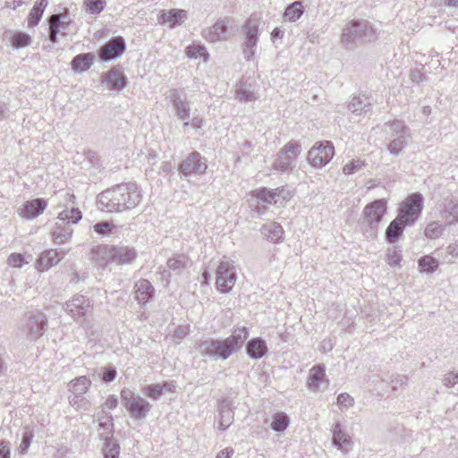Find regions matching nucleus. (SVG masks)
Segmentation results:
<instances>
[{"mask_svg": "<svg viewBox=\"0 0 458 458\" xmlns=\"http://www.w3.org/2000/svg\"><path fill=\"white\" fill-rule=\"evenodd\" d=\"M190 333V327L189 325H183L179 326L174 330V333L173 335V342L174 344H179L180 342L185 338Z\"/></svg>", "mask_w": 458, "mask_h": 458, "instance_id": "52", "label": "nucleus"}, {"mask_svg": "<svg viewBox=\"0 0 458 458\" xmlns=\"http://www.w3.org/2000/svg\"><path fill=\"white\" fill-rule=\"evenodd\" d=\"M155 289L147 279H140L134 284V299L140 305H145L154 295Z\"/></svg>", "mask_w": 458, "mask_h": 458, "instance_id": "20", "label": "nucleus"}, {"mask_svg": "<svg viewBox=\"0 0 458 458\" xmlns=\"http://www.w3.org/2000/svg\"><path fill=\"white\" fill-rule=\"evenodd\" d=\"M47 207V201L44 199L38 198L31 200H27L18 209L19 216L26 220H30L41 215Z\"/></svg>", "mask_w": 458, "mask_h": 458, "instance_id": "15", "label": "nucleus"}, {"mask_svg": "<svg viewBox=\"0 0 458 458\" xmlns=\"http://www.w3.org/2000/svg\"><path fill=\"white\" fill-rule=\"evenodd\" d=\"M103 81L109 84L114 89H122L126 84L125 77L118 70L108 71L105 74Z\"/></svg>", "mask_w": 458, "mask_h": 458, "instance_id": "34", "label": "nucleus"}, {"mask_svg": "<svg viewBox=\"0 0 458 458\" xmlns=\"http://www.w3.org/2000/svg\"><path fill=\"white\" fill-rule=\"evenodd\" d=\"M48 23L50 27H54L56 30L58 28L61 30L67 31L68 33L71 19L67 13L52 14L48 18Z\"/></svg>", "mask_w": 458, "mask_h": 458, "instance_id": "37", "label": "nucleus"}, {"mask_svg": "<svg viewBox=\"0 0 458 458\" xmlns=\"http://www.w3.org/2000/svg\"><path fill=\"white\" fill-rule=\"evenodd\" d=\"M64 310L74 322L84 328L91 327L90 318L93 313L92 301L84 295L75 294L64 304Z\"/></svg>", "mask_w": 458, "mask_h": 458, "instance_id": "5", "label": "nucleus"}, {"mask_svg": "<svg viewBox=\"0 0 458 458\" xmlns=\"http://www.w3.org/2000/svg\"><path fill=\"white\" fill-rule=\"evenodd\" d=\"M114 225L108 221H102L94 225L96 233L101 235H106L113 232Z\"/></svg>", "mask_w": 458, "mask_h": 458, "instance_id": "53", "label": "nucleus"}, {"mask_svg": "<svg viewBox=\"0 0 458 458\" xmlns=\"http://www.w3.org/2000/svg\"><path fill=\"white\" fill-rule=\"evenodd\" d=\"M201 34L209 42L226 40L229 38L228 20H217L213 25L204 29Z\"/></svg>", "mask_w": 458, "mask_h": 458, "instance_id": "14", "label": "nucleus"}, {"mask_svg": "<svg viewBox=\"0 0 458 458\" xmlns=\"http://www.w3.org/2000/svg\"><path fill=\"white\" fill-rule=\"evenodd\" d=\"M90 259L100 267H105L112 263V246L98 245L92 248Z\"/></svg>", "mask_w": 458, "mask_h": 458, "instance_id": "23", "label": "nucleus"}, {"mask_svg": "<svg viewBox=\"0 0 458 458\" xmlns=\"http://www.w3.org/2000/svg\"><path fill=\"white\" fill-rule=\"evenodd\" d=\"M423 200V196L419 192L408 195L399 206L397 217L408 226L413 225L420 216Z\"/></svg>", "mask_w": 458, "mask_h": 458, "instance_id": "7", "label": "nucleus"}, {"mask_svg": "<svg viewBox=\"0 0 458 458\" xmlns=\"http://www.w3.org/2000/svg\"><path fill=\"white\" fill-rule=\"evenodd\" d=\"M333 438L332 443L335 446L339 449H348L352 445L351 438L346 435L341 428V425L336 423L333 428Z\"/></svg>", "mask_w": 458, "mask_h": 458, "instance_id": "31", "label": "nucleus"}, {"mask_svg": "<svg viewBox=\"0 0 458 458\" xmlns=\"http://www.w3.org/2000/svg\"><path fill=\"white\" fill-rule=\"evenodd\" d=\"M257 199L266 202L267 204H277L278 199H276V192L275 189L268 190L267 188H260L256 190L253 194Z\"/></svg>", "mask_w": 458, "mask_h": 458, "instance_id": "43", "label": "nucleus"}, {"mask_svg": "<svg viewBox=\"0 0 458 458\" xmlns=\"http://www.w3.org/2000/svg\"><path fill=\"white\" fill-rule=\"evenodd\" d=\"M32 439V433L31 432H25L22 437L21 448V452H26L29 448Z\"/></svg>", "mask_w": 458, "mask_h": 458, "instance_id": "62", "label": "nucleus"}, {"mask_svg": "<svg viewBox=\"0 0 458 458\" xmlns=\"http://www.w3.org/2000/svg\"><path fill=\"white\" fill-rule=\"evenodd\" d=\"M186 55L190 58H198L201 57L204 59V61H207L208 58V53L206 49V47L203 45L200 44H192L187 47Z\"/></svg>", "mask_w": 458, "mask_h": 458, "instance_id": "46", "label": "nucleus"}, {"mask_svg": "<svg viewBox=\"0 0 458 458\" xmlns=\"http://www.w3.org/2000/svg\"><path fill=\"white\" fill-rule=\"evenodd\" d=\"M11 39V44L14 48H21L29 46L31 42V37L24 32H13L12 30L6 31L5 36Z\"/></svg>", "mask_w": 458, "mask_h": 458, "instance_id": "36", "label": "nucleus"}, {"mask_svg": "<svg viewBox=\"0 0 458 458\" xmlns=\"http://www.w3.org/2000/svg\"><path fill=\"white\" fill-rule=\"evenodd\" d=\"M47 327V316L39 311H31L27 314L24 330L31 339L43 335Z\"/></svg>", "mask_w": 458, "mask_h": 458, "instance_id": "13", "label": "nucleus"}, {"mask_svg": "<svg viewBox=\"0 0 458 458\" xmlns=\"http://www.w3.org/2000/svg\"><path fill=\"white\" fill-rule=\"evenodd\" d=\"M402 260V254L400 250H391L387 253L386 262L389 266L395 267H400V262Z\"/></svg>", "mask_w": 458, "mask_h": 458, "instance_id": "55", "label": "nucleus"}, {"mask_svg": "<svg viewBox=\"0 0 458 458\" xmlns=\"http://www.w3.org/2000/svg\"><path fill=\"white\" fill-rule=\"evenodd\" d=\"M58 34H61L62 36H66L67 35V31L65 30H61L60 29L57 28L55 29L54 27H50L49 26V35H48V39L49 41L52 43V44H55L57 42V35Z\"/></svg>", "mask_w": 458, "mask_h": 458, "instance_id": "59", "label": "nucleus"}, {"mask_svg": "<svg viewBox=\"0 0 458 458\" xmlns=\"http://www.w3.org/2000/svg\"><path fill=\"white\" fill-rule=\"evenodd\" d=\"M219 423L218 429L225 430L233 420V403L230 398H223L218 404Z\"/></svg>", "mask_w": 458, "mask_h": 458, "instance_id": "19", "label": "nucleus"}, {"mask_svg": "<svg viewBox=\"0 0 458 458\" xmlns=\"http://www.w3.org/2000/svg\"><path fill=\"white\" fill-rule=\"evenodd\" d=\"M137 394H134L130 389L123 388L121 391V399L123 406H125V403L131 401L133 397H137Z\"/></svg>", "mask_w": 458, "mask_h": 458, "instance_id": "63", "label": "nucleus"}, {"mask_svg": "<svg viewBox=\"0 0 458 458\" xmlns=\"http://www.w3.org/2000/svg\"><path fill=\"white\" fill-rule=\"evenodd\" d=\"M289 425V418L284 412H277L274 415L271 422V428L276 432L284 431Z\"/></svg>", "mask_w": 458, "mask_h": 458, "instance_id": "45", "label": "nucleus"}, {"mask_svg": "<svg viewBox=\"0 0 458 458\" xmlns=\"http://www.w3.org/2000/svg\"><path fill=\"white\" fill-rule=\"evenodd\" d=\"M347 107L353 114L361 115L370 110L371 102L369 98L365 95L353 96L348 103Z\"/></svg>", "mask_w": 458, "mask_h": 458, "instance_id": "25", "label": "nucleus"}, {"mask_svg": "<svg viewBox=\"0 0 458 458\" xmlns=\"http://www.w3.org/2000/svg\"><path fill=\"white\" fill-rule=\"evenodd\" d=\"M261 233L267 241L279 242L283 241L284 231L282 225L276 222H269L261 227Z\"/></svg>", "mask_w": 458, "mask_h": 458, "instance_id": "24", "label": "nucleus"}, {"mask_svg": "<svg viewBox=\"0 0 458 458\" xmlns=\"http://www.w3.org/2000/svg\"><path fill=\"white\" fill-rule=\"evenodd\" d=\"M248 336L249 332L245 327H234L232 334L225 339L202 337L197 340L195 349L201 356L225 360L242 348Z\"/></svg>", "mask_w": 458, "mask_h": 458, "instance_id": "1", "label": "nucleus"}, {"mask_svg": "<svg viewBox=\"0 0 458 458\" xmlns=\"http://www.w3.org/2000/svg\"><path fill=\"white\" fill-rule=\"evenodd\" d=\"M137 257V252L132 247L119 245L112 246V263L118 265L129 264Z\"/></svg>", "mask_w": 458, "mask_h": 458, "instance_id": "21", "label": "nucleus"}, {"mask_svg": "<svg viewBox=\"0 0 458 458\" xmlns=\"http://www.w3.org/2000/svg\"><path fill=\"white\" fill-rule=\"evenodd\" d=\"M125 51V41L122 37H116L108 41L99 50V58L110 61L122 55Z\"/></svg>", "mask_w": 458, "mask_h": 458, "instance_id": "17", "label": "nucleus"}, {"mask_svg": "<svg viewBox=\"0 0 458 458\" xmlns=\"http://www.w3.org/2000/svg\"><path fill=\"white\" fill-rule=\"evenodd\" d=\"M47 4V0H39L35 3L28 15V25L30 27H34L38 24Z\"/></svg>", "mask_w": 458, "mask_h": 458, "instance_id": "32", "label": "nucleus"}, {"mask_svg": "<svg viewBox=\"0 0 458 458\" xmlns=\"http://www.w3.org/2000/svg\"><path fill=\"white\" fill-rule=\"evenodd\" d=\"M91 381L86 376H81L69 383V390L72 391L76 396L85 394L89 386Z\"/></svg>", "mask_w": 458, "mask_h": 458, "instance_id": "35", "label": "nucleus"}, {"mask_svg": "<svg viewBox=\"0 0 458 458\" xmlns=\"http://www.w3.org/2000/svg\"><path fill=\"white\" fill-rule=\"evenodd\" d=\"M354 399L347 393H341L337 396L336 404L339 406L341 411L348 410L354 405Z\"/></svg>", "mask_w": 458, "mask_h": 458, "instance_id": "49", "label": "nucleus"}, {"mask_svg": "<svg viewBox=\"0 0 458 458\" xmlns=\"http://www.w3.org/2000/svg\"><path fill=\"white\" fill-rule=\"evenodd\" d=\"M143 393L151 399H159L162 394V387L159 384L148 385L143 388Z\"/></svg>", "mask_w": 458, "mask_h": 458, "instance_id": "51", "label": "nucleus"}, {"mask_svg": "<svg viewBox=\"0 0 458 458\" xmlns=\"http://www.w3.org/2000/svg\"><path fill=\"white\" fill-rule=\"evenodd\" d=\"M365 163L364 161L360 160V159H353L352 161H351L350 163L346 164L344 168H343V172L344 174H355L356 172H359L362 169V167L364 166Z\"/></svg>", "mask_w": 458, "mask_h": 458, "instance_id": "50", "label": "nucleus"}, {"mask_svg": "<svg viewBox=\"0 0 458 458\" xmlns=\"http://www.w3.org/2000/svg\"><path fill=\"white\" fill-rule=\"evenodd\" d=\"M443 217L445 219L448 225H452L458 222V203L450 200L445 203L442 212Z\"/></svg>", "mask_w": 458, "mask_h": 458, "instance_id": "39", "label": "nucleus"}, {"mask_svg": "<svg viewBox=\"0 0 458 458\" xmlns=\"http://www.w3.org/2000/svg\"><path fill=\"white\" fill-rule=\"evenodd\" d=\"M236 279L234 262L228 259L220 260L216 269V289L223 293H228L234 286Z\"/></svg>", "mask_w": 458, "mask_h": 458, "instance_id": "9", "label": "nucleus"}, {"mask_svg": "<svg viewBox=\"0 0 458 458\" xmlns=\"http://www.w3.org/2000/svg\"><path fill=\"white\" fill-rule=\"evenodd\" d=\"M301 147L297 141H289L278 153L277 158L275 160L273 166L276 170L285 172L292 168L293 162L301 153Z\"/></svg>", "mask_w": 458, "mask_h": 458, "instance_id": "11", "label": "nucleus"}, {"mask_svg": "<svg viewBox=\"0 0 458 458\" xmlns=\"http://www.w3.org/2000/svg\"><path fill=\"white\" fill-rule=\"evenodd\" d=\"M383 131L389 140L387 149L393 156H398L411 140L410 128L402 120L394 119L384 123Z\"/></svg>", "mask_w": 458, "mask_h": 458, "instance_id": "4", "label": "nucleus"}, {"mask_svg": "<svg viewBox=\"0 0 458 458\" xmlns=\"http://www.w3.org/2000/svg\"><path fill=\"white\" fill-rule=\"evenodd\" d=\"M335 148L330 141L317 142L308 153V160L314 167H323L333 158Z\"/></svg>", "mask_w": 458, "mask_h": 458, "instance_id": "10", "label": "nucleus"}, {"mask_svg": "<svg viewBox=\"0 0 458 458\" xmlns=\"http://www.w3.org/2000/svg\"><path fill=\"white\" fill-rule=\"evenodd\" d=\"M142 196L136 183L117 184L98 196V208L106 212H123L138 206Z\"/></svg>", "mask_w": 458, "mask_h": 458, "instance_id": "2", "label": "nucleus"}, {"mask_svg": "<svg viewBox=\"0 0 458 458\" xmlns=\"http://www.w3.org/2000/svg\"><path fill=\"white\" fill-rule=\"evenodd\" d=\"M174 108L176 111L177 116L183 121V128L189 126V118H190V106L189 104L184 100L183 102H176L175 106Z\"/></svg>", "mask_w": 458, "mask_h": 458, "instance_id": "47", "label": "nucleus"}, {"mask_svg": "<svg viewBox=\"0 0 458 458\" xmlns=\"http://www.w3.org/2000/svg\"><path fill=\"white\" fill-rule=\"evenodd\" d=\"M26 263L24 257L19 253H13L8 258V264L13 267H21Z\"/></svg>", "mask_w": 458, "mask_h": 458, "instance_id": "56", "label": "nucleus"}, {"mask_svg": "<svg viewBox=\"0 0 458 458\" xmlns=\"http://www.w3.org/2000/svg\"><path fill=\"white\" fill-rule=\"evenodd\" d=\"M104 458H119L120 445L113 438L106 439L103 449Z\"/></svg>", "mask_w": 458, "mask_h": 458, "instance_id": "44", "label": "nucleus"}, {"mask_svg": "<svg viewBox=\"0 0 458 458\" xmlns=\"http://www.w3.org/2000/svg\"><path fill=\"white\" fill-rule=\"evenodd\" d=\"M167 267L175 274H181L191 265V259L184 254H175L167 260Z\"/></svg>", "mask_w": 458, "mask_h": 458, "instance_id": "29", "label": "nucleus"}, {"mask_svg": "<svg viewBox=\"0 0 458 458\" xmlns=\"http://www.w3.org/2000/svg\"><path fill=\"white\" fill-rule=\"evenodd\" d=\"M267 352L266 341L260 337L252 338L246 344V352L251 359H261Z\"/></svg>", "mask_w": 458, "mask_h": 458, "instance_id": "26", "label": "nucleus"}, {"mask_svg": "<svg viewBox=\"0 0 458 458\" xmlns=\"http://www.w3.org/2000/svg\"><path fill=\"white\" fill-rule=\"evenodd\" d=\"M386 212V200L377 199L365 206L362 212V224L367 225L365 234L374 238L377 233V226Z\"/></svg>", "mask_w": 458, "mask_h": 458, "instance_id": "6", "label": "nucleus"}, {"mask_svg": "<svg viewBox=\"0 0 458 458\" xmlns=\"http://www.w3.org/2000/svg\"><path fill=\"white\" fill-rule=\"evenodd\" d=\"M233 453H234V451L233 448L227 447V448L220 451L217 454L216 458H230L233 454Z\"/></svg>", "mask_w": 458, "mask_h": 458, "instance_id": "64", "label": "nucleus"}, {"mask_svg": "<svg viewBox=\"0 0 458 458\" xmlns=\"http://www.w3.org/2000/svg\"><path fill=\"white\" fill-rule=\"evenodd\" d=\"M106 4L105 0H88L87 10L92 14H97L102 12Z\"/></svg>", "mask_w": 458, "mask_h": 458, "instance_id": "54", "label": "nucleus"}, {"mask_svg": "<svg viewBox=\"0 0 458 458\" xmlns=\"http://www.w3.org/2000/svg\"><path fill=\"white\" fill-rule=\"evenodd\" d=\"M64 199L65 206L74 204L75 196L73 194L65 192ZM57 218L62 221L64 225L55 224L52 231V238L56 244H63L68 242L72 235V230L66 225L78 223L81 219V212L77 208L71 207V208H69L66 207L64 210L58 214Z\"/></svg>", "mask_w": 458, "mask_h": 458, "instance_id": "3", "label": "nucleus"}, {"mask_svg": "<svg viewBox=\"0 0 458 458\" xmlns=\"http://www.w3.org/2000/svg\"><path fill=\"white\" fill-rule=\"evenodd\" d=\"M208 168L205 157L197 152H191L180 165L179 170L182 176L202 175Z\"/></svg>", "mask_w": 458, "mask_h": 458, "instance_id": "12", "label": "nucleus"}, {"mask_svg": "<svg viewBox=\"0 0 458 458\" xmlns=\"http://www.w3.org/2000/svg\"><path fill=\"white\" fill-rule=\"evenodd\" d=\"M245 31L244 46L256 47L259 39V27L255 22L249 21L243 27Z\"/></svg>", "mask_w": 458, "mask_h": 458, "instance_id": "33", "label": "nucleus"}, {"mask_svg": "<svg viewBox=\"0 0 458 458\" xmlns=\"http://www.w3.org/2000/svg\"><path fill=\"white\" fill-rule=\"evenodd\" d=\"M66 252L54 249L43 251L36 261V267L38 271H46L60 262Z\"/></svg>", "mask_w": 458, "mask_h": 458, "instance_id": "18", "label": "nucleus"}, {"mask_svg": "<svg viewBox=\"0 0 458 458\" xmlns=\"http://www.w3.org/2000/svg\"><path fill=\"white\" fill-rule=\"evenodd\" d=\"M99 436L104 440L110 439L113 437V417L112 415H107L105 420L99 419Z\"/></svg>", "mask_w": 458, "mask_h": 458, "instance_id": "42", "label": "nucleus"}, {"mask_svg": "<svg viewBox=\"0 0 458 458\" xmlns=\"http://www.w3.org/2000/svg\"><path fill=\"white\" fill-rule=\"evenodd\" d=\"M94 58L95 56L92 53L77 55L72 61V68L74 72H83L90 68Z\"/></svg>", "mask_w": 458, "mask_h": 458, "instance_id": "30", "label": "nucleus"}, {"mask_svg": "<svg viewBox=\"0 0 458 458\" xmlns=\"http://www.w3.org/2000/svg\"><path fill=\"white\" fill-rule=\"evenodd\" d=\"M117 406V399L114 395L107 397L102 405V411L106 413V410H114Z\"/></svg>", "mask_w": 458, "mask_h": 458, "instance_id": "60", "label": "nucleus"}, {"mask_svg": "<svg viewBox=\"0 0 458 458\" xmlns=\"http://www.w3.org/2000/svg\"><path fill=\"white\" fill-rule=\"evenodd\" d=\"M418 265L421 272L433 273L437 269L439 262L437 259L426 255L418 260Z\"/></svg>", "mask_w": 458, "mask_h": 458, "instance_id": "41", "label": "nucleus"}, {"mask_svg": "<svg viewBox=\"0 0 458 458\" xmlns=\"http://www.w3.org/2000/svg\"><path fill=\"white\" fill-rule=\"evenodd\" d=\"M406 226H408V225L396 216L393 221H391L386 230V240L389 243L396 242L403 235V230Z\"/></svg>", "mask_w": 458, "mask_h": 458, "instance_id": "27", "label": "nucleus"}, {"mask_svg": "<svg viewBox=\"0 0 458 458\" xmlns=\"http://www.w3.org/2000/svg\"><path fill=\"white\" fill-rule=\"evenodd\" d=\"M304 8L301 1H296L289 4L284 13V17L289 21H295L301 17Z\"/></svg>", "mask_w": 458, "mask_h": 458, "instance_id": "38", "label": "nucleus"}, {"mask_svg": "<svg viewBox=\"0 0 458 458\" xmlns=\"http://www.w3.org/2000/svg\"><path fill=\"white\" fill-rule=\"evenodd\" d=\"M376 38V30L369 21H353L345 25L342 33V41L349 44L355 40L373 41Z\"/></svg>", "mask_w": 458, "mask_h": 458, "instance_id": "8", "label": "nucleus"}, {"mask_svg": "<svg viewBox=\"0 0 458 458\" xmlns=\"http://www.w3.org/2000/svg\"><path fill=\"white\" fill-rule=\"evenodd\" d=\"M116 370L114 368H106L103 373L102 379L105 382H112L116 377Z\"/></svg>", "mask_w": 458, "mask_h": 458, "instance_id": "61", "label": "nucleus"}, {"mask_svg": "<svg viewBox=\"0 0 458 458\" xmlns=\"http://www.w3.org/2000/svg\"><path fill=\"white\" fill-rule=\"evenodd\" d=\"M275 191L276 192V199H278V202L280 201V199L283 201L289 200L293 196L292 191L284 187L276 188Z\"/></svg>", "mask_w": 458, "mask_h": 458, "instance_id": "58", "label": "nucleus"}, {"mask_svg": "<svg viewBox=\"0 0 458 458\" xmlns=\"http://www.w3.org/2000/svg\"><path fill=\"white\" fill-rule=\"evenodd\" d=\"M458 382V371L446 373L443 377V384L447 387L454 386Z\"/></svg>", "mask_w": 458, "mask_h": 458, "instance_id": "57", "label": "nucleus"}, {"mask_svg": "<svg viewBox=\"0 0 458 458\" xmlns=\"http://www.w3.org/2000/svg\"><path fill=\"white\" fill-rule=\"evenodd\" d=\"M443 230H444V227L441 224H439L438 222H431L429 223L425 231H424V234L427 238H429V239H437L438 237H440V235L442 234L443 233Z\"/></svg>", "mask_w": 458, "mask_h": 458, "instance_id": "48", "label": "nucleus"}, {"mask_svg": "<svg viewBox=\"0 0 458 458\" xmlns=\"http://www.w3.org/2000/svg\"><path fill=\"white\" fill-rule=\"evenodd\" d=\"M126 410L130 416L137 420H144L150 411L151 404L145 398L138 395L125 403Z\"/></svg>", "mask_w": 458, "mask_h": 458, "instance_id": "16", "label": "nucleus"}, {"mask_svg": "<svg viewBox=\"0 0 458 458\" xmlns=\"http://www.w3.org/2000/svg\"><path fill=\"white\" fill-rule=\"evenodd\" d=\"M160 19L164 23H169L171 28L182 24L187 19V12L182 9H171L167 12H163Z\"/></svg>", "mask_w": 458, "mask_h": 458, "instance_id": "28", "label": "nucleus"}, {"mask_svg": "<svg viewBox=\"0 0 458 458\" xmlns=\"http://www.w3.org/2000/svg\"><path fill=\"white\" fill-rule=\"evenodd\" d=\"M323 382H328L326 377V367L319 363L310 369L307 386L310 390L316 392Z\"/></svg>", "mask_w": 458, "mask_h": 458, "instance_id": "22", "label": "nucleus"}, {"mask_svg": "<svg viewBox=\"0 0 458 458\" xmlns=\"http://www.w3.org/2000/svg\"><path fill=\"white\" fill-rule=\"evenodd\" d=\"M236 98L240 101H252L256 99L254 90L250 84L240 82L235 91Z\"/></svg>", "mask_w": 458, "mask_h": 458, "instance_id": "40", "label": "nucleus"}]
</instances>
